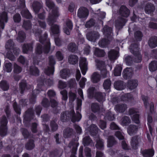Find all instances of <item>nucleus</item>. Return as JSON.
Segmentation results:
<instances>
[{"mask_svg":"<svg viewBox=\"0 0 157 157\" xmlns=\"http://www.w3.org/2000/svg\"><path fill=\"white\" fill-rule=\"evenodd\" d=\"M60 75L61 78L63 79H66L69 77V72L66 69H64L60 71Z\"/></svg>","mask_w":157,"mask_h":157,"instance_id":"40","label":"nucleus"},{"mask_svg":"<svg viewBox=\"0 0 157 157\" xmlns=\"http://www.w3.org/2000/svg\"><path fill=\"white\" fill-rule=\"evenodd\" d=\"M111 82L109 79L105 80L103 84V86L105 89H108L111 86Z\"/></svg>","mask_w":157,"mask_h":157,"instance_id":"53","label":"nucleus"},{"mask_svg":"<svg viewBox=\"0 0 157 157\" xmlns=\"http://www.w3.org/2000/svg\"><path fill=\"white\" fill-rule=\"evenodd\" d=\"M88 63L86 59L84 57H81L80 59L79 65L82 74L85 75L87 70Z\"/></svg>","mask_w":157,"mask_h":157,"instance_id":"8","label":"nucleus"},{"mask_svg":"<svg viewBox=\"0 0 157 157\" xmlns=\"http://www.w3.org/2000/svg\"><path fill=\"white\" fill-rule=\"evenodd\" d=\"M36 37L39 38V41L42 44L45 43V45H44L43 48V46L41 44H38L37 45L35 49V53L37 54H40L43 52L45 53H48L50 49V43L48 40H47V34L45 33L43 37L40 36L41 33V30L37 29L36 30H33Z\"/></svg>","mask_w":157,"mask_h":157,"instance_id":"2","label":"nucleus"},{"mask_svg":"<svg viewBox=\"0 0 157 157\" xmlns=\"http://www.w3.org/2000/svg\"><path fill=\"white\" fill-rule=\"evenodd\" d=\"M133 75V71L131 68H127L124 70L123 72V75L125 79L131 78Z\"/></svg>","mask_w":157,"mask_h":157,"instance_id":"13","label":"nucleus"},{"mask_svg":"<svg viewBox=\"0 0 157 157\" xmlns=\"http://www.w3.org/2000/svg\"><path fill=\"white\" fill-rule=\"evenodd\" d=\"M92 142L89 136H86L83 139V144L84 146L88 145Z\"/></svg>","mask_w":157,"mask_h":157,"instance_id":"50","label":"nucleus"},{"mask_svg":"<svg viewBox=\"0 0 157 157\" xmlns=\"http://www.w3.org/2000/svg\"><path fill=\"white\" fill-rule=\"evenodd\" d=\"M7 121L5 116H3L0 121L1 126H0V135L4 136L7 133V130L6 127Z\"/></svg>","mask_w":157,"mask_h":157,"instance_id":"6","label":"nucleus"},{"mask_svg":"<svg viewBox=\"0 0 157 157\" xmlns=\"http://www.w3.org/2000/svg\"><path fill=\"white\" fill-rule=\"evenodd\" d=\"M56 59L59 61H61L63 59V55L60 51H58L56 54Z\"/></svg>","mask_w":157,"mask_h":157,"instance_id":"56","label":"nucleus"},{"mask_svg":"<svg viewBox=\"0 0 157 157\" xmlns=\"http://www.w3.org/2000/svg\"><path fill=\"white\" fill-rule=\"evenodd\" d=\"M149 69L151 71H154L157 70V62L154 61L151 62L149 66Z\"/></svg>","mask_w":157,"mask_h":157,"instance_id":"36","label":"nucleus"},{"mask_svg":"<svg viewBox=\"0 0 157 157\" xmlns=\"http://www.w3.org/2000/svg\"><path fill=\"white\" fill-rule=\"evenodd\" d=\"M155 8L153 5L151 3H148L145 7V11L146 13L149 14L151 12L154 11Z\"/></svg>","mask_w":157,"mask_h":157,"instance_id":"34","label":"nucleus"},{"mask_svg":"<svg viewBox=\"0 0 157 157\" xmlns=\"http://www.w3.org/2000/svg\"><path fill=\"white\" fill-rule=\"evenodd\" d=\"M26 86V85L25 81H23L20 83L19 86L21 90V94L23 93V91L25 90Z\"/></svg>","mask_w":157,"mask_h":157,"instance_id":"57","label":"nucleus"},{"mask_svg":"<svg viewBox=\"0 0 157 157\" xmlns=\"http://www.w3.org/2000/svg\"><path fill=\"white\" fill-rule=\"evenodd\" d=\"M14 44L11 40H9L6 44V48L7 49H9L11 50L13 48Z\"/></svg>","mask_w":157,"mask_h":157,"instance_id":"55","label":"nucleus"},{"mask_svg":"<svg viewBox=\"0 0 157 157\" xmlns=\"http://www.w3.org/2000/svg\"><path fill=\"white\" fill-rule=\"evenodd\" d=\"M126 22L125 19L122 18H119L116 21L115 26L118 29H120L124 25Z\"/></svg>","mask_w":157,"mask_h":157,"instance_id":"15","label":"nucleus"},{"mask_svg":"<svg viewBox=\"0 0 157 157\" xmlns=\"http://www.w3.org/2000/svg\"><path fill=\"white\" fill-rule=\"evenodd\" d=\"M25 33L23 31H21L18 33V36L17 37V40L19 42H21L25 40Z\"/></svg>","mask_w":157,"mask_h":157,"instance_id":"37","label":"nucleus"},{"mask_svg":"<svg viewBox=\"0 0 157 157\" xmlns=\"http://www.w3.org/2000/svg\"><path fill=\"white\" fill-rule=\"evenodd\" d=\"M81 105L82 101L78 99L77 100V107L76 109V116L75 115V112L73 110H71L70 113L66 111L61 114L60 117L61 120L63 122H65L70 118L73 122L79 121L82 117L80 113L81 110Z\"/></svg>","mask_w":157,"mask_h":157,"instance_id":"3","label":"nucleus"},{"mask_svg":"<svg viewBox=\"0 0 157 157\" xmlns=\"http://www.w3.org/2000/svg\"><path fill=\"white\" fill-rule=\"evenodd\" d=\"M139 139L137 137H133L131 140V145L133 149H136L138 145Z\"/></svg>","mask_w":157,"mask_h":157,"instance_id":"38","label":"nucleus"},{"mask_svg":"<svg viewBox=\"0 0 157 157\" xmlns=\"http://www.w3.org/2000/svg\"><path fill=\"white\" fill-rule=\"evenodd\" d=\"M94 54L98 57H102L104 56L105 52L103 50L96 48L94 52Z\"/></svg>","mask_w":157,"mask_h":157,"instance_id":"42","label":"nucleus"},{"mask_svg":"<svg viewBox=\"0 0 157 157\" xmlns=\"http://www.w3.org/2000/svg\"><path fill=\"white\" fill-rule=\"evenodd\" d=\"M68 49L71 52H75L77 49V47L75 44L74 43H71L68 45Z\"/></svg>","mask_w":157,"mask_h":157,"instance_id":"47","label":"nucleus"},{"mask_svg":"<svg viewBox=\"0 0 157 157\" xmlns=\"http://www.w3.org/2000/svg\"><path fill=\"white\" fill-rule=\"evenodd\" d=\"M108 57L111 60H115L118 57V52L115 50H112L108 53Z\"/></svg>","mask_w":157,"mask_h":157,"instance_id":"20","label":"nucleus"},{"mask_svg":"<svg viewBox=\"0 0 157 157\" xmlns=\"http://www.w3.org/2000/svg\"><path fill=\"white\" fill-rule=\"evenodd\" d=\"M49 66L45 69L44 72L47 75H53L54 71V65L55 62L53 56H49Z\"/></svg>","mask_w":157,"mask_h":157,"instance_id":"5","label":"nucleus"},{"mask_svg":"<svg viewBox=\"0 0 157 157\" xmlns=\"http://www.w3.org/2000/svg\"><path fill=\"white\" fill-rule=\"evenodd\" d=\"M105 118L109 121H113L114 119V117L113 114L111 112H109L106 115Z\"/></svg>","mask_w":157,"mask_h":157,"instance_id":"58","label":"nucleus"},{"mask_svg":"<svg viewBox=\"0 0 157 157\" xmlns=\"http://www.w3.org/2000/svg\"><path fill=\"white\" fill-rule=\"evenodd\" d=\"M109 43V40L106 39H104L100 40L99 43V46L101 47H104Z\"/></svg>","mask_w":157,"mask_h":157,"instance_id":"48","label":"nucleus"},{"mask_svg":"<svg viewBox=\"0 0 157 157\" xmlns=\"http://www.w3.org/2000/svg\"><path fill=\"white\" fill-rule=\"evenodd\" d=\"M33 111L32 109H29L26 113V114L25 117H24V120L27 121V117L29 115L30 116H31L33 115Z\"/></svg>","mask_w":157,"mask_h":157,"instance_id":"63","label":"nucleus"},{"mask_svg":"<svg viewBox=\"0 0 157 157\" xmlns=\"http://www.w3.org/2000/svg\"><path fill=\"white\" fill-rule=\"evenodd\" d=\"M105 93L97 92L95 95V98L99 102H102L105 100Z\"/></svg>","mask_w":157,"mask_h":157,"instance_id":"22","label":"nucleus"},{"mask_svg":"<svg viewBox=\"0 0 157 157\" xmlns=\"http://www.w3.org/2000/svg\"><path fill=\"white\" fill-rule=\"evenodd\" d=\"M91 107L92 110L94 112L100 113L101 111H103L104 110L103 109H99V106L97 103H92Z\"/></svg>","mask_w":157,"mask_h":157,"instance_id":"32","label":"nucleus"},{"mask_svg":"<svg viewBox=\"0 0 157 157\" xmlns=\"http://www.w3.org/2000/svg\"><path fill=\"white\" fill-rule=\"evenodd\" d=\"M46 4L47 7L52 9L47 19V22L49 25H51V28L52 33L54 34H58L59 33V27L57 25L53 24L56 21V18L59 16L58 9L54 6L51 0H47Z\"/></svg>","mask_w":157,"mask_h":157,"instance_id":"1","label":"nucleus"},{"mask_svg":"<svg viewBox=\"0 0 157 157\" xmlns=\"http://www.w3.org/2000/svg\"><path fill=\"white\" fill-rule=\"evenodd\" d=\"M130 115H133L132 116V120L136 123L138 124L140 121L139 120V114L137 110L133 108L130 109L129 110Z\"/></svg>","mask_w":157,"mask_h":157,"instance_id":"11","label":"nucleus"},{"mask_svg":"<svg viewBox=\"0 0 157 157\" xmlns=\"http://www.w3.org/2000/svg\"><path fill=\"white\" fill-rule=\"evenodd\" d=\"M94 20L93 19H91L86 23L85 27L87 28H90L94 25Z\"/></svg>","mask_w":157,"mask_h":157,"instance_id":"61","label":"nucleus"},{"mask_svg":"<svg viewBox=\"0 0 157 157\" xmlns=\"http://www.w3.org/2000/svg\"><path fill=\"white\" fill-rule=\"evenodd\" d=\"M67 27H65L63 28L64 32L67 35H69L70 34V31L72 29L73 25L71 21L69 20H68L66 22Z\"/></svg>","mask_w":157,"mask_h":157,"instance_id":"14","label":"nucleus"},{"mask_svg":"<svg viewBox=\"0 0 157 157\" xmlns=\"http://www.w3.org/2000/svg\"><path fill=\"white\" fill-rule=\"evenodd\" d=\"M60 93L62 95V100L66 101L68 98L67 92L66 90H64L61 91Z\"/></svg>","mask_w":157,"mask_h":157,"instance_id":"59","label":"nucleus"},{"mask_svg":"<svg viewBox=\"0 0 157 157\" xmlns=\"http://www.w3.org/2000/svg\"><path fill=\"white\" fill-rule=\"evenodd\" d=\"M14 21L15 22H19L21 20V17L19 14H16L13 17Z\"/></svg>","mask_w":157,"mask_h":157,"instance_id":"64","label":"nucleus"},{"mask_svg":"<svg viewBox=\"0 0 157 157\" xmlns=\"http://www.w3.org/2000/svg\"><path fill=\"white\" fill-rule=\"evenodd\" d=\"M69 97L70 101L72 102L74 101L76 98V94L75 93L70 92L69 93Z\"/></svg>","mask_w":157,"mask_h":157,"instance_id":"62","label":"nucleus"},{"mask_svg":"<svg viewBox=\"0 0 157 157\" xmlns=\"http://www.w3.org/2000/svg\"><path fill=\"white\" fill-rule=\"evenodd\" d=\"M96 144L95 145L96 148L99 149H103L104 147V142L102 139L98 138L96 140Z\"/></svg>","mask_w":157,"mask_h":157,"instance_id":"30","label":"nucleus"},{"mask_svg":"<svg viewBox=\"0 0 157 157\" xmlns=\"http://www.w3.org/2000/svg\"><path fill=\"white\" fill-rule=\"evenodd\" d=\"M138 85V81L136 80H131L128 82V87L131 90L135 88Z\"/></svg>","mask_w":157,"mask_h":157,"instance_id":"26","label":"nucleus"},{"mask_svg":"<svg viewBox=\"0 0 157 157\" xmlns=\"http://www.w3.org/2000/svg\"><path fill=\"white\" fill-rule=\"evenodd\" d=\"M127 105L125 104H119L117 105L115 107V110L119 113H123L127 109Z\"/></svg>","mask_w":157,"mask_h":157,"instance_id":"17","label":"nucleus"},{"mask_svg":"<svg viewBox=\"0 0 157 157\" xmlns=\"http://www.w3.org/2000/svg\"><path fill=\"white\" fill-rule=\"evenodd\" d=\"M131 122L130 118L126 116L123 117L121 120V123L123 126L129 124Z\"/></svg>","mask_w":157,"mask_h":157,"instance_id":"39","label":"nucleus"},{"mask_svg":"<svg viewBox=\"0 0 157 157\" xmlns=\"http://www.w3.org/2000/svg\"><path fill=\"white\" fill-rule=\"evenodd\" d=\"M31 25L29 21H24L23 25V27L25 29L28 30L31 28Z\"/></svg>","mask_w":157,"mask_h":157,"instance_id":"52","label":"nucleus"},{"mask_svg":"<svg viewBox=\"0 0 157 157\" xmlns=\"http://www.w3.org/2000/svg\"><path fill=\"white\" fill-rule=\"evenodd\" d=\"M115 88L117 90H122L124 89L123 82L122 81H117L114 84Z\"/></svg>","mask_w":157,"mask_h":157,"instance_id":"33","label":"nucleus"},{"mask_svg":"<svg viewBox=\"0 0 157 157\" xmlns=\"http://www.w3.org/2000/svg\"><path fill=\"white\" fill-rule=\"evenodd\" d=\"M97 67L101 71V77L103 78H106L108 75V72L105 68L104 62L101 61L96 60Z\"/></svg>","mask_w":157,"mask_h":157,"instance_id":"7","label":"nucleus"},{"mask_svg":"<svg viewBox=\"0 0 157 157\" xmlns=\"http://www.w3.org/2000/svg\"><path fill=\"white\" fill-rule=\"evenodd\" d=\"M41 4L38 2H35L32 4L33 10L36 13H37L42 7Z\"/></svg>","mask_w":157,"mask_h":157,"instance_id":"24","label":"nucleus"},{"mask_svg":"<svg viewBox=\"0 0 157 157\" xmlns=\"http://www.w3.org/2000/svg\"><path fill=\"white\" fill-rule=\"evenodd\" d=\"M138 128L137 126L131 124L130 125L128 128V133L130 135H132L136 133Z\"/></svg>","mask_w":157,"mask_h":157,"instance_id":"19","label":"nucleus"},{"mask_svg":"<svg viewBox=\"0 0 157 157\" xmlns=\"http://www.w3.org/2000/svg\"><path fill=\"white\" fill-rule=\"evenodd\" d=\"M89 14L88 11L86 8L81 7L78 10L77 15L80 18L87 17Z\"/></svg>","mask_w":157,"mask_h":157,"instance_id":"10","label":"nucleus"},{"mask_svg":"<svg viewBox=\"0 0 157 157\" xmlns=\"http://www.w3.org/2000/svg\"><path fill=\"white\" fill-rule=\"evenodd\" d=\"M4 69L5 71L9 73L11 72L12 70V64L10 63H6L4 64Z\"/></svg>","mask_w":157,"mask_h":157,"instance_id":"44","label":"nucleus"},{"mask_svg":"<svg viewBox=\"0 0 157 157\" xmlns=\"http://www.w3.org/2000/svg\"><path fill=\"white\" fill-rule=\"evenodd\" d=\"M68 60L69 63L74 64L78 62V58L76 56L70 55L68 57Z\"/></svg>","mask_w":157,"mask_h":157,"instance_id":"29","label":"nucleus"},{"mask_svg":"<svg viewBox=\"0 0 157 157\" xmlns=\"http://www.w3.org/2000/svg\"><path fill=\"white\" fill-rule=\"evenodd\" d=\"M21 13L22 16L25 18L29 19L32 17L31 15L28 10L26 9L23 10Z\"/></svg>","mask_w":157,"mask_h":157,"instance_id":"43","label":"nucleus"},{"mask_svg":"<svg viewBox=\"0 0 157 157\" xmlns=\"http://www.w3.org/2000/svg\"><path fill=\"white\" fill-rule=\"evenodd\" d=\"M100 76L99 74L95 72L91 76V80L94 83H97L100 80Z\"/></svg>","mask_w":157,"mask_h":157,"instance_id":"31","label":"nucleus"},{"mask_svg":"<svg viewBox=\"0 0 157 157\" xmlns=\"http://www.w3.org/2000/svg\"><path fill=\"white\" fill-rule=\"evenodd\" d=\"M116 144V142L113 137L111 136L108 137L107 141V147H111Z\"/></svg>","mask_w":157,"mask_h":157,"instance_id":"28","label":"nucleus"},{"mask_svg":"<svg viewBox=\"0 0 157 157\" xmlns=\"http://www.w3.org/2000/svg\"><path fill=\"white\" fill-rule=\"evenodd\" d=\"M148 44L151 48L156 47L157 46V37L155 36L151 38L149 41Z\"/></svg>","mask_w":157,"mask_h":157,"instance_id":"25","label":"nucleus"},{"mask_svg":"<svg viewBox=\"0 0 157 157\" xmlns=\"http://www.w3.org/2000/svg\"><path fill=\"white\" fill-rule=\"evenodd\" d=\"M130 49L131 52L133 54L134 56L133 60L136 63L141 62L142 60V56L139 52L137 44H132L130 46Z\"/></svg>","mask_w":157,"mask_h":157,"instance_id":"4","label":"nucleus"},{"mask_svg":"<svg viewBox=\"0 0 157 157\" xmlns=\"http://www.w3.org/2000/svg\"><path fill=\"white\" fill-rule=\"evenodd\" d=\"M33 49L32 44H24L22 47V51L24 53H27L29 51H32Z\"/></svg>","mask_w":157,"mask_h":157,"instance_id":"21","label":"nucleus"},{"mask_svg":"<svg viewBox=\"0 0 157 157\" xmlns=\"http://www.w3.org/2000/svg\"><path fill=\"white\" fill-rule=\"evenodd\" d=\"M7 21V13L3 12L0 15V29H3L4 28V23Z\"/></svg>","mask_w":157,"mask_h":157,"instance_id":"12","label":"nucleus"},{"mask_svg":"<svg viewBox=\"0 0 157 157\" xmlns=\"http://www.w3.org/2000/svg\"><path fill=\"white\" fill-rule=\"evenodd\" d=\"M143 156L145 157H151L154 154V151L152 149L146 150L142 152Z\"/></svg>","mask_w":157,"mask_h":157,"instance_id":"27","label":"nucleus"},{"mask_svg":"<svg viewBox=\"0 0 157 157\" xmlns=\"http://www.w3.org/2000/svg\"><path fill=\"white\" fill-rule=\"evenodd\" d=\"M104 34L108 38H110L112 36V29L109 27L107 26H105L103 29Z\"/></svg>","mask_w":157,"mask_h":157,"instance_id":"18","label":"nucleus"},{"mask_svg":"<svg viewBox=\"0 0 157 157\" xmlns=\"http://www.w3.org/2000/svg\"><path fill=\"white\" fill-rule=\"evenodd\" d=\"M30 73L34 75H37L39 73V71L38 69L34 66H32L30 67Z\"/></svg>","mask_w":157,"mask_h":157,"instance_id":"46","label":"nucleus"},{"mask_svg":"<svg viewBox=\"0 0 157 157\" xmlns=\"http://www.w3.org/2000/svg\"><path fill=\"white\" fill-rule=\"evenodd\" d=\"M0 87L3 91H7L9 88V84L6 80H2L0 82Z\"/></svg>","mask_w":157,"mask_h":157,"instance_id":"23","label":"nucleus"},{"mask_svg":"<svg viewBox=\"0 0 157 157\" xmlns=\"http://www.w3.org/2000/svg\"><path fill=\"white\" fill-rule=\"evenodd\" d=\"M122 68L121 66L117 65L115 68L113 74L115 76H119L121 75Z\"/></svg>","mask_w":157,"mask_h":157,"instance_id":"41","label":"nucleus"},{"mask_svg":"<svg viewBox=\"0 0 157 157\" xmlns=\"http://www.w3.org/2000/svg\"><path fill=\"white\" fill-rule=\"evenodd\" d=\"M120 13L121 16L127 17L129 15V11L125 6H122L120 9Z\"/></svg>","mask_w":157,"mask_h":157,"instance_id":"16","label":"nucleus"},{"mask_svg":"<svg viewBox=\"0 0 157 157\" xmlns=\"http://www.w3.org/2000/svg\"><path fill=\"white\" fill-rule=\"evenodd\" d=\"M99 35L97 32H92L88 33L86 34L87 39L91 41L94 42L99 38Z\"/></svg>","mask_w":157,"mask_h":157,"instance_id":"9","label":"nucleus"},{"mask_svg":"<svg viewBox=\"0 0 157 157\" xmlns=\"http://www.w3.org/2000/svg\"><path fill=\"white\" fill-rule=\"evenodd\" d=\"M6 57L11 60H14L15 59V57L11 53L10 51L8 52L6 55Z\"/></svg>","mask_w":157,"mask_h":157,"instance_id":"60","label":"nucleus"},{"mask_svg":"<svg viewBox=\"0 0 157 157\" xmlns=\"http://www.w3.org/2000/svg\"><path fill=\"white\" fill-rule=\"evenodd\" d=\"M98 128L94 124L92 125L89 128L90 132L93 136L95 135L98 132Z\"/></svg>","mask_w":157,"mask_h":157,"instance_id":"35","label":"nucleus"},{"mask_svg":"<svg viewBox=\"0 0 157 157\" xmlns=\"http://www.w3.org/2000/svg\"><path fill=\"white\" fill-rule=\"evenodd\" d=\"M35 145L32 140L29 141L26 144L25 147L28 150H31L34 148Z\"/></svg>","mask_w":157,"mask_h":157,"instance_id":"49","label":"nucleus"},{"mask_svg":"<svg viewBox=\"0 0 157 157\" xmlns=\"http://www.w3.org/2000/svg\"><path fill=\"white\" fill-rule=\"evenodd\" d=\"M73 130L69 128H67L63 131V136L65 138L69 137L71 134Z\"/></svg>","mask_w":157,"mask_h":157,"instance_id":"45","label":"nucleus"},{"mask_svg":"<svg viewBox=\"0 0 157 157\" xmlns=\"http://www.w3.org/2000/svg\"><path fill=\"white\" fill-rule=\"evenodd\" d=\"M21 71V68L16 63H14V65L13 69V72L15 74H18L20 73Z\"/></svg>","mask_w":157,"mask_h":157,"instance_id":"54","label":"nucleus"},{"mask_svg":"<svg viewBox=\"0 0 157 157\" xmlns=\"http://www.w3.org/2000/svg\"><path fill=\"white\" fill-rule=\"evenodd\" d=\"M135 38L136 40L137 41H140L142 39V35L141 32L137 31L134 34Z\"/></svg>","mask_w":157,"mask_h":157,"instance_id":"51","label":"nucleus"}]
</instances>
